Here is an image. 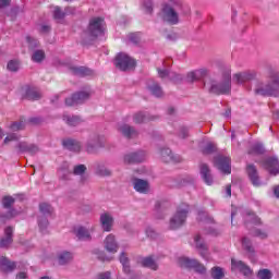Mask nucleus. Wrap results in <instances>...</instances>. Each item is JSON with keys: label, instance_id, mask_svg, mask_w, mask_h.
I'll use <instances>...</instances> for the list:
<instances>
[{"label": "nucleus", "instance_id": "nucleus-44", "mask_svg": "<svg viewBox=\"0 0 279 279\" xmlns=\"http://www.w3.org/2000/svg\"><path fill=\"white\" fill-rule=\"evenodd\" d=\"M9 128L11 132H19V130H23V128H25V122H13Z\"/></svg>", "mask_w": 279, "mask_h": 279}, {"label": "nucleus", "instance_id": "nucleus-26", "mask_svg": "<svg viewBox=\"0 0 279 279\" xmlns=\"http://www.w3.org/2000/svg\"><path fill=\"white\" fill-rule=\"evenodd\" d=\"M143 160H145V151L143 150L124 156V162H128L129 165L132 162H143Z\"/></svg>", "mask_w": 279, "mask_h": 279}, {"label": "nucleus", "instance_id": "nucleus-57", "mask_svg": "<svg viewBox=\"0 0 279 279\" xmlns=\"http://www.w3.org/2000/svg\"><path fill=\"white\" fill-rule=\"evenodd\" d=\"M12 0H0V10L1 8H8Z\"/></svg>", "mask_w": 279, "mask_h": 279}, {"label": "nucleus", "instance_id": "nucleus-10", "mask_svg": "<svg viewBox=\"0 0 279 279\" xmlns=\"http://www.w3.org/2000/svg\"><path fill=\"white\" fill-rule=\"evenodd\" d=\"M230 163V157H223L221 155L217 156L214 160L215 167H217V169L221 171V173H226L227 175H229V173H232V167Z\"/></svg>", "mask_w": 279, "mask_h": 279}, {"label": "nucleus", "instance_id": "nucleus-31", "mask_svg": "<svg viewBox=\"0 0 279 279\" xmlns=\"http://www.w3.org/2000/svg\"><path fill=\"white\" fill-rule=\"evenodd\" d=\"M63 146L65 147V149H69L70 151H80V149H82V144L75 140L63 141Z\"/></svg>", "mask_w": 279, "mask_h": 279}, {"label": "nucleus", "instance_id": "nucleus-18", "mask_svg": "<svg viewBox=\"0 0 279 279\" xmlns=\"http://www.w3.org/2000/svg\"><path fill=\"white\" fill-rule=\"evenodd\" d=\"M16 149L19 154H31L32 156H34V154H38L40 150L38 146L35 144H27V142L17 143Z\"/></svg>", "mask_w": 279, "mask_h": 279}, {"label": "nucleus", "instance_id": "nucleus-17", "mask_svg": "<svg viewBox=\"0 0 279 279\" xmlns=\"http://www.w3.org/2000/svg\"><path fill=\"white\" fill-rule=\"evenodd\" d=\"M100 226L105 232H111L112 226H114V217L110 213H104L100 215Z\"/></svg>", "mask_w": 279, "mask_h": 279}, {"label": "nucleus", "instance_id": "nucleus-64", "mask_svg": "<svg viewBox=\"0 0 279 279\" xmlns=\"http://www.w3.org/2000/svg\"><path fill=\"white\" fill-rule=\"evenodd\" d=\"M274 194L277 198H279V185L274 187Z\"/></svg>", "mask_w": 279, "mask_h": 279}, {"label": "nucleus", "instance_id": "nucleus-39", "mask_svg": "<svg viewBox=\"0 0 279 279\" xmlns=\"http://www.w3.org/2000/svg\"><path fill=\"white\" fill-rule=\"evenodd\" d=\"M133 121L134 123H147V121H149V117L143 112H138L134 114Z\"/></svg>", "mask_w": 279, "mask_h": 279}, {"label": "nucleus", "instance_id": "nucleus-51", "mask_svg": "<svg viewBox=\"0 0 279 279\" xmlns=\"http://www.w3.org/2000/svg\"><path fill=\"white\" fill-rule=\"evenodd\" d=\"M201 221H213V218L208 217V214L206 211H199L198 217Z\"/></svg>", "mask_w": 279, "mask_h": 279}, {"label": "nucleus", "instance_id": "nucleus-40", "mask_svg": "<svg viewBox=\"0 0 279 279\" xmlns=\"http://www.w3.org/2000/svg\"><path fill=\"white\" fill-rule=\"evenodd\" d=\"M96 173H97V175L108 177V175H110L112 172H111L108 168H106V166H104V165H98V166L96 167Z\"/></svg>", "mask_w": 279, "mask_h": 279}, {"label": "nucleus", "instance_id": "nucleus-58", "mask_svg": "<svg viewBox=\"0 0 279 279\" xmlns=\"http://www.w3.org/2000/svg\"><path fill=\"white\" fill-rule=\"evenodd\" d=\"M255 236H259L260 239L267 238V233L263 231H255Z\"/></svg>", "mask_w": 279, "mask_h": 279}, {"label": "nucleus", "instance_id": "nucleus-23", "mask_svg": "<svg viewBox=\"0 0 279 279\" xmlns=\"http://www.w3.org/2000/svg\"><path fill=\"white\" fill-rule=\"evenodd\" d=\"M163 162H182L180 155H173L171 149L165 148L160 151Z\"/></svg>", "mask_w": 279, "mask_h": 279}, {"label": "nucleus", "instance_id": "nucleus-36", "mask_svg": "<svg viewBox=\"0 0 279 279\" xmlns=\"http://www.w3.org/2000/svg\"><path fill=\"white\" fill-rule=\"evenodd\" d=\"M120 263L123 267L124 274H130V259L128 258V255H125L124 252L120 255Z\"/></svg>", "mask_w": 279, "mask_h": 279}, {"label": "nucleus", "instance_id": "nucleus-9", "mask_svg": "<svg viewBox=\"0 0 279 279\" xmlns=\"http://www.w3.org/2000/svg\"><path fill=\"white\" fill-rule=\"evenodd\" d=\"M102 147H106V137L101 135H95L87 142L86 151L88 154H97V151L102 149Z\"/></svg>", "mask_w": 279, "mask_h": 279}, {"label": "nucleus", "instance_id": "nucleus-14", "mask_svg": "<svg viewBox=\"0 0 279 279\" xmlns=\"http://www.w3.org/2000/svg\"><path fill=\"white\" fill-rule=\"evenodd\" d=\"M13 204H14V197L12 196H5L2 199L3 208L8 210L4 216V219H12L13 217H16L17 215L21 214V211H16V209H11Z\"/></svg>", "mask_w": 279, "mask_h": 279}, {"label": "nucleus", "instance_id": "nucleus-43", "mask_svg": "<svg viewBox=\"0 0 279 279\" xmlns=\"http://www.w3.org/2000/svg\"><path fill=\"white\" fill-rule=\"evenodd\" d=\"M264 151H265V147H263V144L256 143L253 145L248 154H263Z\"/></svg>", "mask_w": 279, "mask_h": 279}, {"label": "nucleus", "instance_id": "nucleus-5", "mask_svg": "<svg viewBox=\"0 0 279 279\" xmlns=\"http://www.w3.org/2000/svg\"><path fill=\"white\" fill-rule=\"evenodd\" d=\"M189 215V205L181 204L177 208V213L170 219V229L178 230L181 226H184V221H186V217Z\"/></svg>", "mask_w": 279, "mask_h": 279}, {"label": "nucleus", "instance_id": "nucleus-11", "mask_svg": "<svg viewBox=\"0 0 279 279\" xmlns=\"http://www.w3.org/2000/svg\"><path fill=\"white\" fill-rule=\"evenodd\" d=\"M263 167L267 169L270 175H279V160L278 157H268L264 160Z\"/></svg>", "mask_w": 279, "mask_h": 279}, {"label": "nucleus", "instance_id": "nucleus-28", "mask_svg": "<svg viewBox=\"0 0 279 279\" xmlns=\"http://www.w3.org/2000/svg\"><path fill=\"white\" fill-rule=\"evenodd\" d=\"M74 234L80 241H90V231L84 227L74 228Z\"/></svg>", "mask_w": 279, "mask_h": 279}, {"label": "nucleus", "instance_id": "nucleus-7", "mask_svg": "<svg viewBox=\"0 0 279 279\" xmlns=\"http://www.w3.org/2000/svg\"><path fill=\"white\" fill-rule=\"evenodd\" d=\"M114 64L120 71H132L136 66V61L125 52H120L116 57Z\"/></svg>", "mask_w": 279, "mask_h": 279}, {"label": "nucleus", "instance_id": "nucleus-4", "mask_svg": "<svg viewBox=\"0 0 279 279\" xmlns=\"http://www.w3.org/2000/svg\"><path fill=\"white\" fill-rule=\"evenodd\" d=\"M99 36H104V19L94 17L89 21V25L85 31V37L89 40H95Z\"/></svg>", "mask_w": 279, "mask_h": 279}, {"label": "nucleus", "instance_id": "nucleus-15", "mask_svg": "<svg viewBox=\"0 0 279 279\" xmlns=\"http://www.w3.org/2000/svg\"><path fill=\"white\" fill-rule=\"evenodd\" d=\"M104 247L107 252H109V254H117V252H119V242H117L114 234H109L106 236Z\"/></svg>", "mask_w": 279, "mask_h": 279}, {"label": "nucleus", "instance_id": "nucleus-60", "mask_svg": "<svg viewBox=\"0 0 279 279\" xmlns=\"http://www.w3.org/2000/svg\"><path fill=\"white\" fill-rule=\"evenodd\" d=\"M226 193H227V197H232V186L227 185L226 186Z\"/></svg>", "mask_w": 279, "mask_h": 279}, {"label": "nucleus", "instance_id": "nucleus-50", "mask_svg": "<svg viewBox=\"0 0 279 279\" xmlns=\"http://www.w3.org/2000/svg\"><path fill=\"white\" fill-rule=\"evenodd\" d=\"M215 149H217V146L214 143H207V145L204 147L203 151L205 154H213V151H215Z\"/></svg>", "mask_w": 279, "mask_h": 279}, {"label": "nucleus", "instance_id": "nucleus-49", "mask_svg": "<svg viewBox=\"0 0 279 279\" xmlns=\"http://www.w3.org/2000/svg\"><path fill=\"white\" fill-rule=\"evenodd\" d=\"M19 138H21V137L16 133L9 134L4 138V145H8V143H12L13 141H19Z\"/></svg>", "mask_w": 279, "mask_h": 279}, {"label": "nucleus", "instance_id": "nucleus-34", "mask_svg": "<svg viewBox=\"0 0 279 279\" xmlns=\"http://www.w3.org/2000/svg\"><path fill=\"white\" fill-rule=\"evenodd\" d=\"M63 121L68 123V125H80L82 123V119L77 116H69V114H63Z\"/></svg>", "mask_w": 279, "mask_h": 279}, {"label": "nucleus", "instance_id": "nucleus-30", "mask_svg": "<svg viewBox=\"0 0 279 279\" xmlns=\"http://www.w3.org/2000/svg\"><path fill=\"white\" fill-rule=\"evenodd\" d=\"M201 175L204 182L208 184V186L213 184V175H210V168H208V165H201Z\"/></svg>", "mask_w": 279, "mask_h": 279}, {"label": "nucleus", "instance_id": "nucleus-29", "mask_svg": "<svg viewBox=\"0 0 279 279\" xmlns=\"http://www.w3.org/2000/svg\"><path fill=\"white\" fill-rule=\"evenodd\" d=\"M118 130L123 134V136H126V138H134V136L138 134L134 128L128 124H119Z\"/></svg>", "mask_w": 279, "mask_h": 279}, {"label": "nucleus", "instance_id": "nucleus-8", "mask_svg": "<svg viewBox=\"0 0 279 279\" xmlns=\"http://www.w3.org/2000/svg\"><path fill=\"white\" fill-rule=\"evenodd\" d=\"M179 265L180 267H185V269H194V271H197V274H206V267L197 262V259L180 257Z\"/></svg>", "mask_w": 279, "mask_h": 279}, {"label": "nucleus", "instance_id": "nucleus-61", "mask_svg": "<svg viewBox=\"0 0 279 279\" xmlns=\"http://www.w3.org/2000/svg\"><path fill=\"white\" fill-rule=\"evenodd\" d=\"M49 29H50L49 25H43L40 27V32H43V34H47V32H49Z\"/></svg>", "mask_w": 279, "mask_h": 279}, {"label": "nucleus", "instance_id": "nucleus-32", "mask_svg": "<svg viewBox=\"0 0 279 279\" xmlns=\"http://www.w3.org/2000/svg\"><path fill=\"white\" fill-rule=\"evenodd\" d=\"M148 90L154 95V97H162V88H160V85L155 83L154 81H149L147 85Z\"/></svg>", "mask_w": 279, "mask_h": 279}, {"label": "nucleus", "instance_id": "nucleus-19", "mask_svg": "<svg viewBox=\"0 0 279 279\" xmlns=\"http://www.w3.org/2000/svg\"><path fill=\"white\" fill-rule=\"evenodd\" d=\"M246 173L254 186H263V182L258 178V171L254 165H248L246 167Z\"/></svg>", "mask_w": 279, "mask_h": 279}, {"label": "nucleus", "instance_id": "nucleus-46", "mask_svg": "<svg viewBox=\"0 0 279 279\" xmlns=\"http://www.w3.org/2000/svg\"><path fill=\"white\" fill-rule=\"evenodd\" d=\"M7 69H8V71H12V72L19 71V69H20L19 61H16V60L9 61Z\"/></svg>", "mask_w": 279, "mask_h": 279}, {"label": "nucleus", "instance_id": "nucleus-42", "mask_svg": "<svg viewBox=\"0 0 279 279\" xmlns=\"http://www.w3.org/2000/svg\"><path fill=\"white\" fill-rule=\"evenodd\" d=\"M211 278L214 279H221L223 278V269L220 267H214L211 269Z\"/></svg>", "mask_w": 279, "mask_h": 279}, {"label": "nucleus", "instance_id": "nucleus-56", "mask_svg": "<svg viewBox=\"0 0 279 279\" xmlns=\"http://www.w3.org/2000/svg\"><path fill=\"white\" fill-rule=\"evenodd\" d=\"M158 75H159V77L165 78V77H167V75H169V71L158 69Z\"/></svg>", "mask_w": 279, "mask_h": 279}, {"label": "nucleus", "instance_id": "nucleus-52", "mask_svg": "<svg viewBox=\"0 0 279 279\" xmlns=\"http://www.w3.org/2000/svg\"><path fill=\"white\" fill-rule=\"evenodd\" d=\"M140 38L141 37L138 36V33H132L129 35L130 43H133L134 45H136V43H138Z\"/></svg>", "mask_w": 279, "mask_h": 279}, {"label": "nucleus", "instance_id": "nucleus-25", "mask_svg": "<svg viewBox=\"0 0 279 279\" xmlns=\"http://www.w3.org/2000/svg\"><path fill=\"white\" fill-rule=\"evenodd\" d=\"M52 14H53V19H56V21H62V19L64 17L65 14H75V8L68 7L65 9V11H62V9H60V7H54Z\"/></svg>", "mask_w": 279, "mask_h": 279}, {"label": "nucleus", "instance_id": "nucleus-37", "mask_svg": "<svg viewBox=\"0 0 279 279\" xmlns=\"http://www.w3.org/2000/svg\"><path fill=\"white\" fill-rule=\"evenodd\" d=\"M245 221H248L250 223H254V226H258V223H260V218H258V216H256L255 213L246 211Z\"/></svg>", "mask_w": 279, "mask_h": 279}, {"label": "nucleus", "instance_id": "nucleus-22", "mask_svg": "<svg viewBox=\"0 0 279 279\" xmlns=\"http://www.w3.org/2000/svg\"><path fill=\"white\" fill-rule=\"evenodd\" d=\"M208 75V70L206 69H198L187 73V82H199L203 77Z\"/></svg>", "mask_w": 279, "mask_h": 279}, {"label": "nucleus", "instance_id": "nucleus-6", "mask_svg": "<svg viewBox=\"0 0 279 279\" xmlns=\"http://www.w3.org/2000/svg\"><path fill=\"white\" fill-rule=\"evenodd\" d=\"M39 210L43 216L38 219V226L39 230L43 233L47 232V228L49 227V220H47V217H50V215L53 214V207L47 203H41L39 205Z\"/></svg>", "mask_w": 279, "mask_h": 279}, {"label": "nucleus", "instance_id": "nucleus-16", "mask_svg": "<svg viewBox=\"0 0 279 279\" xmlns=\"http://www.w3.org/2000/svg\"><path fill=\"white\" fill-rule=\"evenodd\" d=\"M231 271H240L243 276H252V269L239 259H231Z\"/></svg>", "mask_w": 279, "mask_h": 279}, {"label": "nucleus", "instance_id": "nucleus-48", "mask_svg": "<svg viewBox=\"0 0 279 279\" xmlns=\"http://www.w3.org/2000/svg\"><path fill=\"white\" fill-rule=\"evenodd\" d=\"M86 172V166L78 165L74 167V175H83Z\"/></svg>", "mask_w": 279, "mask_h": 279}, {"label": "nucleus", "instance_id": "nucleus-1", "mask_svg": "<svg viewBox=\"0 0 279 279\" xmlns=\"http://www.w3.org/2000/svg\"><path fill=\"white\" fill-rule=\"evenodd\" d=\"M180 14L183 16L191 14V7L184 4L182 0H168L161 9L162 20L169 25H178Z\"/></svg>", "mask_w": 279, "mask_h": 279}, {"label": "nucleus", "instance_id": "nucleus-27", "mask_svg": "<svg viewBox=\"0 0 279 279\" xmlns=\"http://www.w3.org/2000/svg\"><path fill=\"white\" fill-rule=\"evenodd\" d=\"M14 229L12 227H7L4 229V236L0 240V247H10L12 245V234Z\"/></svg>", "mask_w": 279, "mask_h": 279}, {"label": "nucleus", "instance_id": "nucleus-45", "mask_svg": "<svg viewBox=\"0 0 279 279\" xmlns=\"http://www.w3.org/2000/svg\"><path fill=\"white\" fill-rule=\"evenodd\" d=\"M257 277L259 279H271L272 275H271V270L269 269H262L258 271Z\"/></svg>", "mask_w": 279, "mask_h": 279}, {"label": "nucleus", "instance_id": "nucleus-12", "mask_svg": "<svg viewBox=\"0 0 279 279\" xmlns=\"http://www.w3.org/2000/svg\"><path fill=\"white\" fill-rule=\"evenodd\" d=\"M90 97V92H80L65 99V106H77L84 104Z\"/></svg>", "mask_w": 279, "mask_h": 279}, {"label": "nucleus", "instance_id": "nucleus-54", "mask_svg": "<svg viewBox=\"0 0 279 279\" xmlns=\"http://www.w3.org/2000/svg\"><path fill=\"white\" fill-rule=\"evenodd\" d=\"M144 8H145V11H146L148 14H151V10H153L151 0H148L147 2H145V3H144Z\"/></svg>", "mask_w": 279, "mask_h": 279}, {"label": "nucleus", "instance_id": "nucleus-3", "mask_svg": "<svg viewBox=\"0 0 279 279\" xmlns=\"http://www.w3.org/2000/svg\"><path fill=\"white\" fill-rule=\"evenodd\" d=\"M232 72L230 70H226L222 74V82H217L213 78H208L204 82V86L209 93H214V95H228L232 88Z\"/></svg>", "mask_w": 279, "mask_h": 279}, {"label": "nucleus", "instance_id": "nucleus-33", "mask_svg": "<svg viewBox=\"0 0 279 279\" xmlns=\"http://www.w3.org/2000/svg\"><path fill=\"white\" fill-rule=\"evenodd\" d=\"M73 260V253L63 251L58 255L59 265H66V263H71Z\"/></svg>", "mask_w": 279, "mask_h": 279}, {"label": "nucleus", "instance_id": "nucleus-55", "mask_svg": "<svg viewBox=\"0 0 279 279\" xmlns=\"http://www.w3.org/2000/svg\"><path fill=\"white\" fill-rule=\"evenodd\" d=\"M179 136L181 138H186L189 136V129L186 128H181L180 132H179Z\"/></svg>", "mask_w": 279, "mask_h": 279}, {"label": "nucleus", "instance_id": "nucleus-20", "mask_svg": "<svg viewBox=\"0 0 279 279\" xmlns=\"http://www.w3.org/2000/svg\"><path fill=\"white\" fill-rule=\"evenodd\" d=\"M194 244H195V247L198 250L202 258H204L205 260H208V258H209L208 247H206V244H204V242H202L201 235L194 236Z\"/></svg>", "mask_w": 279, "mask_h": 279}, {"label": "nucleus", "instance_id": "nucleus-38", "mask_svg": "<svg viewBox=\"0 0 279 279\" xmlns=\"http://www.w3.org/2000/svg\"><path fill=\"white\" fill-rule=\"evenodd\" d=\"M73 73L74 75H93V70L88 69V68H84V66H80V68H73Z\"/></svg>", "mask_w": 279, "mask_h": 279}, {"label": "nucleus", "instance_id": "nucleus-21", "mask_svg": "<svg viewBox=\"0 0 279 279\" xmlns=\"http://www.w3.org/2000/svg\"><path fill=\"white\" fill-rule=\"evenodd\" d=\"M133 189H135L137 193H142L145 195L149 192V182L143 179H134Z\"/></svg>", "mask_w": 279, "mask_h": 279}, {"label": "nucleus", "instance_id": "nucleus-2", "mask_svg": "<svg viewBox=\"0 0 279 279\" xmlns=\"http://www.w3.org/2000/svg\"><path fill=\"white\" fill-rule=\"evenodd\" d=\"M267 83L259 82L255 85L254 92L263 97H278L279 95V72L271 71L268 74Z\"/></svg>", "mask_w": 279, "mask_h": 279}, {"label": "nucleus", "instance_id": "nucleus-62", "mask_svg": "<svg viewBox=\"0 0 279 279\" xmlns=\"http://www.w3.org/2000/svg\"><path fill=\"white\" fill-rule=\"evenodd\" d=\"M16 279H27V274L26 272H20V274H17Z\"/></svg>", "mask_w": 279, "mask_h": 279}, {"label": "nucleus", "instance_id": "nucleus-53", "mask_svg": "<svg viewBox=\"0 0 279 279\" xmlns=\"http://www.w3.org/2000/svg\"><path fill=\"white\" fill-rule=\"evenodd\" d=\"M96 279H112L110 271L100 272L97 275Z\"/></svg>", "mask_w": 279, "mask_h": 279}, {"label": "nucleus", "instance_id": "nucleus-24", "mask_svg": "<svg viewBox=\"0 0 279 279\" xmlns=\"http://www.w3.org/2000/svg\"><path fill=\"white\" fill-rule=\"evenodd\" d=\"M16 269V264L14 262H10L8 257H0V270L4 274H10V271H14Z\"/></svg>", "mask_w": 279, "mask_h": 279}, {"label": "nucleus", "instance_id": "nucleus-63", "mask_svg": "<svg viewBox=\"0 0 279 279\" xmlns=\"http://www.w3.org/2000/svg\"><path fill=\"white\" fill-rule=\"evenodd\" d=\"M146 235L149 236L150 239H154V230L151 229L146 230Z\"/></svg>", "mask_w": 279, "mask_h": 279}, {"label": "nucleus", "instance_id": "nucleus-35", "mask_svg": "<svg viewBox=\"0 0 279 279\" xmlns=\"http://www.w3.org/2000/svg\"><path fill=\"white\" fill-rule=\"evenodd\" d=\"M141 264L143 267H147L148 269H153L154 271H156V269H158V264H156V262L151 257L143 258Z\"/></svg>", "mask_w": 279, "mask_h": 279}, {"label": "nucleus", "instance_id": "nucleus-59", "mask_svg": "<svg viewBox=\"0 0 279 279\" xmlns=\"http://www.w3.org/2000/svg\"><path fill=\"white\" fill-rule=\"evenodd\" d=\"M27 43L32 46L34 45L35 47L38 46V41H36V39L32 38V37H27Z\"/></svg>", "mask_w": 279, "mask_h": 279}, {"label": "nucleus", "instance_id": "nucleus-41", "mask_svg": "<svg viewBox=\"0 0 279 279\" xmlns=\"http://www.w3.org/2000/svg\"><path fill=\"white\" fill-rule=\"evenodd\" d=\"M33 62H43L45 60V51L36 50L32 56Z\"/></svg>", "mask_w": 279, "mask_h": 279}, {"label": "nucleus", "instance_id": "nucleus-47", "mask_svg": "<svg viewBox=\"0 0 279 279\" xmlns=\"http://www.w3.org/2000/svg\"><path fill=\"white\" fill-rule=\"evenodd\" d=\"M242 246L248 253L254 252V248H252V242H250V240L247 238L242 239Z\"/></svg>", "mask_w": 279, "mask_h": 279}, {"label": "nucleus", "instance_id": "nucleus-13", "mask_svg": "<svg viewBox=\"0 0 279 279\" xmlns=\"http://www.w3.org/2000/svg\"><path fill=\"white\" fill-rule=\"evenodd\" d=\"M256 78V71L248 70L245 72H240L233 75V82L236 84H245V82H252Z\"/></svg>", "mask_w": 279, "mask_h": 279}]
</instances>
